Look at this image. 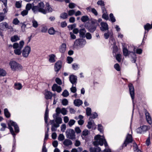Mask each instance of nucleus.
Masks as SVG:
<instances>
[{"mask_svg":"<svg viewBox=\"0 0 152 152\" xmlns=\"http://www.w3.org/2000/svg\"><path fill=\"white\" fill-rule=\"evenodd\" d=\"M123 55L125 56H128L130 54V51H129L126 48L124 47L123 48Z\"/></svg>","mask_w":152,"mask_h":152,"instance_id":"obj_24","label":"nucleus"},{"mask_svg":"<svg viewBox=\"0 0 152 152\" xmlns=\"http://www.w3.org/2000/svg\"><path fill=\"white\" fill-rule=\"evenodd\" d=\"M105 139H100L99 140V145L100 146L103 145L104 142L105 141Z\"/></svg>","mask_w":152,"mask_h":152,"instance_id":"obj_58","label":"nucleus"},{"mask_svg":"<svg viewBox=\"0 0 152 152\" xmlns=\"http://www.w3.org/2000/svg\"><path fill=\"white\" fill-rule=\"evenodd\" d=\"M116 59L119 62L121 61V55L120 54H118L116 56Z\"/></svg>","mask_w":152,"mask_h":152,"instance_id":"obj_47","label":"nucleus"},{"mask_svg":"<svg viewBox=\"0 0 152 152\" xmlns=\"http://www.w3.org/2000/svg\"><path fill=\"white\" fill-rule=\"evenodd\" d=\"M128 87L129 89V93L132 98V99L133 101L134 97V87L132 83H130L128 84Z\"/></svg>","mask_w":152,"mask_h":152,"instance_id":"obj_9","label":"nucleus"},{"mask_svg":"<svg viewBox=\"0 0 152 152\" xmlns=\"http://www.w3.org/2000/svg\"><path fill=\"white\" fill-rule=\"evenodd\" d=\"M86 115L88 116L91 115V110L90 107H87L86 109Z\"/></svg>","mask_w":152,"mask_h":152,"instance_id":"obj_35","label":"nucleus"},{"mask_svg":"<svg viewBox=\"0 0 152 152\" xmlns=\"http://www.w3.org/2000/svg\"><path fill=\"white\" fill-rule=\"evenodd\" d=\"M6 72L5 70L2 69L0 68V77L6 76Z\"/></svg>","mask_w":152,"mask_h":152,"instance_id":"obj_34","label":"nucleus"},{"mask_svg":"<svg viewBox=\"0 0 152 152\" xmlns=\"http://www.w3.org/2000/svg\"><path fill=\"white\" fill-rule=\"evenodd\" d=\"M98 130L100 132H103V127L102 125L101 124L98 125Z\"/></svg>","mask_w":152,"mask_h":152,"instance_id":"obj_40","label":"nucleus"},{"mask_svg":"<svg viewBox=\"0 0 152 152\" xmlns=\"http://www.w3.org/2000/svg\"><path fill=\"white\" fill-rule=\"evenodd\" d=\"M63 143L66 146L71 145L72 144V141L68 139H65Z\"/></svg>","mask_w":152,"mask_h":152,"instance_id":"obj_21","label":"nucleus"},{"mask_svg":"<svg viewBox=\"0 0 152 152\" xmlns=\"http://www.w3.org/2000/svg\"><path fill=\"white\" fill-rule=\"evenodd\" d=\"M97 4L98 5H100L101 6H105L104 1L102 0L98 1L97 2Z\"/></svg>","mask_w":152,"mask_h":152,"instance_id":"obj_53","label":"nucleus"},{"mask_svg":"<svg viewBox=\"0 0 152 152\" xmlns=\"http://www.w3.org/2000/svg\"><path fill=\"white\" fill-rule=\"evenodd\" d=\"M32 7V5L30 3L27 4L26 7V9L28 11L29 10L31 9Z\"/></svg>","mask_w":152,"mask_h":152,"instance_id":"obj_55","label":"nucleus"},{"mask_svg":"<svg viewBox=\"0 0 152 152\" xmlns=\"http://www.w3.org/2000/svg\"><path fill=\"white\" fill-rule=\"evenodd\" d=\"M1 126L2 127L0 129V131H4L5 129L7 127L6 124L4 123H1Z\"/></svg>","mask_w":152,"mask_h":152,"instance_id":"obj_44","label":"nucleus"},{"mask_svg":"<svg viewBox=\"0 0 152 152\" xmlns=\"http://www.w3.org/2000/svg\"><path fill=\"white\" fill-rule=\"evenodd\" d=\"M75 121L74 120L71 119L68 123L69 125L71 127L75 124Z\"/></svg>","mask_w":152,"mask_h":152,"instance_id":"obj_54","label":"nucleus"},{"mask_svg":"<svg viewBox=\"0 0 152 152\" xmlns=\"http://www.w3.org/2000/svg\"><path fill=\"white\" fill-rule=\"evenodd\" d=\"M48 33L50 35H53L56 33V31L53 27H50L48 29Z\"/></svg>","mask_w":152,"mask_h":152,"instance_id":"obj_27","label":"nucleus"},{"mask_svg":"<svg viewBox=\"0 0 152 152\" xmlns=\"http://www.w3.org/2000/svg\"><path fill=\"white\" fill-rule=\"evenodd\" d=\"M61 113L64 115L67 114V110L64 108H62L61 110Z\"/></svg>","mask_w":152,"mask_h":152,"instance_id":"obj_60","label":"nucleus"},{"mask_svg":"<svg viewBox=\"0 0 152 152\" xmlns=\"http://www.w3.org/2000/svg\"><path fill=\"white\" fill-rule=\"evenodd\" d=\"M20 21L17 18H15L13 20L12 23L13 24L17 25L18 24Z\"/></svg>","mask_w":152,"mask_h":152,"instance_id":"obj_59","label":"nucleus"},{"mask_svg":"<svg viewBox=\"0 0 152 152\" xmlns=\"http://www.w3.org/2000/svg\"><path fill=\"white\" fill-rule=\"evenodd\" d=\"M94 123L93 124L92 123L91 121H88V124L86 126L89 129H90L92 127V128H93L94 126Z\"/></svg>","mask_w":152,"mask_h":152,"instance_id":"obj_36","label":"nucleus"},{"mask_svg":"<svg viewBox=\"0 0 152 152\" xmlns=\"http://www.w3.org/2000/svg\"><path fill=\"white\" fill-rule=\"evenodd\" d=\"M75 131L77 134H79L81 132V129L79 127H76L75 128Z\"/></svg>","mask_w":152,"mask_h":152,"instance_id":"obj_64","label":"nucleus"},{"mask_svg":"<svg viewBox=\"0 0 152 152\" xmlns=\"http://www.w3.org/2000/svg\"><path fill=\"white\" fill-rule=\"evenodd\" d=\"M89 133V131L88 130H85L82 132V135L85 136L87 135Z\"/></svg>","mask_w":152,"mask_h":152,"instance_id":"obj_63","label":"nucleus"},{"mask_svg":"<svg viewBox=\"0 0 152 152\" xmlns=\"http://www.w3.org/2000/svg\"><path fill=\"white\" fill-rule=\"evenodd\" d=\"M69 80L72 85L75 84L77 82V77L73 75H70L69 77Z\"/></svg>","mask_w":152,"mask_h":152,"instance_id":"obj_13","label":"nucleus"},{"mask_svg":"<svg viewBox=\"0 0 152 152\" xmlns=\"http://www.w3.org/2000/svg\"><path fill=\"white\" fill-rule=\"evenodd\" d=\"M102 18L106 20H107L108 19V15L106 14L105 13H103L102 14Z\"/></svg>","mask_w":152,"mask_h":152,"instance_id":"obj_61","label":"nucleus"},{"mask_svg":"<svg viewBox=\"0 0 152 152\" xmlns=\"http://www.w3.org/2000/svg\"><path fill=\"white\" fill-rule=\"evenodd\" d=\"M7 125L8 126V128L9 129L11 134L13 135L14 138H15L16 134L14 132L13 128L12 127V126H14L15 132L16 133H18L20 132L19 127L18 124L15 122L10 120L9 121Z\"/></svg>","mask_w":152,"mask_h":152,"instance_id":"obj_2","label":"nucleus"},{"mask_svg":"<svg viewBox=\"0 0 152 152\" xmlns=\"http://www.w3.org/2000/svg\"><path fill=\"white\" fill-rule=\"evenodd\" d=\"M101 27H100V30L102 31H108L109 29L108 26L106 22H101Z\"/></svg>","mask_w":152,"mask_h":152,"instance_id":"obj_12","label":"nucleus"},{"mask_svg":"<svg viewBox=\"0 0 152 152\" xmlns=\"http://www.w3.org/2000/svg\"><path fill=\"white\" fill-rule=\"evenodd\" d=\"M49 61L51 63H53L56 60L55 58L56 57L55 55L54 54H51L49 55Z\"/></svg>","mask_w":152,"mask_h":152,"instance_id":"obj_23","label":"nucleus"},{"mask_svg":"<svg viewBox=\"0 0 152 152\" xmlns=\"http://www.w3.org/2000/svg\"><path fill=\"white\" fill-rule=\"evenodd\" d=\"M113 53H115L116 54V53L118 51V48L117 46L116 45V42H114L113 43Z\"/></svg>","mask_w":152,"mask_h":152,"instance_id":"obj_26","label":"nucleus"},{"mask_svg":"<svg viewBox=\"0 0 152 152\" xmlns=\"http://www.w3.org/2000/svg\"><path fill=\"white\" fill-rule=\"evenodd\" d=\"M32 26L36 28L38 27V24L37 21L34 20H32Z\"/></svg>","mask_w":152,"mask_h":152,"instance_id":"obj_43","label":"nucleus"},{"mask_svg":"<svg viewBox=\"0 0 152 152\" xmlns=\"http://www.w3.org/2000/svg\"><path fill=\"white\" fill-rule=\"evenodd\" d=\"M28 13V11L27 10H24L21 12V14L23 16H24L25 15H27Z\"/></svg>","mask_w":152,"mask_h":152,"instance_id":"obj_57","label":"nucleus"},{"mask_svg":"<svg viewBox=\"0 0 152 152\" xmlns=\"http://www.w3.org/2000/svg\"><path fill=\"white\" fill-rule=\"evenodd\" d=\"M133 138L131 134L128 133L126 136V139L122 145L120 149H123V148L126 147L127 145L133 142Z\"/></svg>","mask_w":152,"mask_h":152,"instance_id":"obj_5","label":"nucleus"},{"mask_svg":"<svg viewBox=\"0 0 152 152\" xmlns=\"http://www.w3.org/2000/svg\"><path fill=\"white\" fill-rule=\"evenodd\" d=\"M31 51V48L30 46H27L25 47L22 52L23 56L25 58H27Z\"/></svg>","mask_w":152,"mask_h":152,"instance_id":"obj_8","label":"nucleus"},{"mask_svg":"<svg viewBox=\"0 0 152 152\" xmlns=\"http://www.w3.org/2000/svg\"><path fill=\"white\" fill-rule=\"evenodd\" d=\"M145 115L146 117L147 122L150 124H151L152 123L151 118V117L149 113L146 110L145 112Z\"/></svg>","mask_w":152,"mask_h":152,"instance_id":"obj_18","label":"nucleus"},{"mask_svg":"<svg viewBox=\"0 0 152 152\" xmlns=\"http://www.w3.org/2000/svg\"><path fill=\"white\" fill-rule=\"evenodd\" d=\"M62 67V62L59 60L56 63L54 64V69L57 73Z\"/></svg>","mask_w":152,"mask_h":152,"instance_id":"obj_10","label":"nucleus"},{"mask_svg":"<svg viewBox=\"0 0 152 152\" xmlns=\"http://www.w3.org/2000/svg\"><path fill=\"white\" fill-rule=\"evenodd\" d=\"M83 102L82 101L79 99H76L74 101V104L75 106L79 107L82 104Z\"/></svg>","mask_w":152,"mask_h":152,"instance_id":"obj_20","label":"nucleus"},{"mask_svg":"<svg viewBox=\"0 0 152 152\" xmlns=\"http://www.w3.org/2000/svg\"><path fill=\"white\" fill-rule=\"evenodd\" d=\"M91 116L89 118V120L91 121V118L95 119L98 116V114L96 112L94 113L92 115L91 114Z\"/></svg>","mask_w":152,"mask_h":152,"instance_id":"obj_41","label":"nucleus"},{"mask_svg":"<svg viewBox=\"0 0 152 152\" xmlns=\"http://www.w3.org/2000/svg\"><path fill=\"white\" fill-rule=\"evenodd\" d=\"M22 49L18 48V49H15L14 50V53L18 55H20L21 54L22 52L21 50Z\"/></svg>","mask_w":152,"mask_h":152,"instance_id":"obj_33","label":"nucleus"},{"mask_svg":"<svg viewBox=\"0 0 152 152\" xmlns=\"http://www.w3.org/2000/svg\"><path fill=\"white\" fill-rule=\"evenodd\" d=\"M86 41L83 38H80L76 39L74 42V45L82 48L86 43Z\"/></svg>","mask_w":152,"mask_h":152,"instance_id":"obj_7","label":"nucleus"},{"mask_svg":"<svg viewBox=\"0 0 152 152\" xmlns=\"http://www.w3.org/2000/svg\"><path fill=\"white\" fill-rule=\"evenodd\" d=\"M66 133L67 138L72 140H74L76 139L75 132L73 129H67Z\"/></svg>","mask_w":152,"mask_h":152,"instance_id":"obj_6","label":"nucleus"},{"mask_svg":"<svg viewBox=\"0 0 152 152\" xmlns=\"http://www.w3.org/2000/svg\"><path fill=\"white\" fill-rule=\"evenodd\" d=\"M62 95L64 97H66L69 95V93L67 90L65 89L63 92Z\"/></svg>","mask_w":152,"mask_h":152,"instance_id":"obj_39","label":"nucleus"},{"mask_svg":"<svg viewBox=\"0 0 152 152\" xmlns=\"http://www.w3.org/2000/svg\"><path fill=\"white\" fill-rule=\"evenodd\" d=\"M86 37L87 39H90L92 38V35L91 33L88 32L86 33L85 36V38Z\"/></svg>","mask_w":152,"mask_h":152,"instance_id":"obj_37","label":"nucleus"},{"mask_svg":"<svg viewBox=\"0 0 152 152\" xmlns=\"http://www.w3.org/2000/svg\"><path fill=\"white\" fill-rule=\"evenodd\" d=\"M52 89L53 91H56L58 93L60 92L62 90L61 87L60 86H58L56 84H53L52 87Z\"/></svg>","mask_w":152,"mask_h":152,"instance_id":"obj_14","label":"nucleus"},{"mask_svg":"<svg viewBox=\"0 0 152 152\" xmlns=\"http://www.w3.org/2000/svg\"><path fill=\"white\" fill-rule=\"evenodd\" d=\"M144 28L145 30L144 32V35H145L147 33H148L150 30L152 28L151 24L149 23H147L144 26Z\"/></svg>","mask_w":152,"mask_h":152,"instance_id":"obj_19","label":"nucleus"},{"mask_svg":"<svg viewBox=\"0 0 152 152\" xmlns=\"http://www.w3.org/2000/svg\"><path fill=\"white\" fill-rule=\"evenodd\" d=\"M58 139L59 141H62L64 139V136L63 134H60L59 135Z\"/></svg>","mask_w":152,"mask_h":152,"instance_id":"obj_50","label":"nucleus"},{"mask_svg":"<svg viewBox=\"0 0 152 152\" xmlns=\"http://www.w3.org/2000/svg\"><path fill=\"white\" fill-rule=\"evenodd\" d=\"M20 1H20H16L15 3V7L16 8H19L21 7L22 1Z\"/></svg>","mask_w":152,"mask_h":152,"instance_id":"obj_45","label":"nucleus"},{"mask_svg":"<svg viewBox=\"0 0 152 152\" xmlns=\"http://www.w3.org/2000/svg\"><path fill=\"white\" fill-rule=\"evenodd\" d=\"M44 3L43 2H41L39 3L37 6H33L31 8L32 10L35 14L39 12L44 14H45L46 11L45 9H44Z\"/></svg>","mask_w":152,"mask_h":152,"instance_id":"obj_3","label":"nucleus"},{"mask_svg":"<svg viewBox=\"0 0 152 152\" xmlns=\"http://www.w3.org/2000/svg\"><path fill=\"white\" fill-rule=\"evenodd\" d=\"M142 50L140 48L137 49L136 50H135V52L136 53L139 54H141L142 53Z\"/></svg>","mask_w":152,"mask_h":152,"instance_id":"obj_62","label":"nucleus"},{"mask_svg":"<svg viewBox=\"0 0 152 152\" xmlns=\"http://www.w3.org/2000/svg\"><path fill=\"white\" fill-rule=\"evenodd\" d=\"M86 31L85 28H80L79 32V36L81 38H85V36L86 33Z\"/></svg>","mask_w":152,"mask_h":152,"instance_id":"obj_15","label":"nucleus"},{"mask_svg":"<svg viewBox=\"0 0 152 152\" xmlns=\"http://www.w3.org/2000/svg\"><path fill=\"white\" fill-rule=\"evenodd\" d=\"M68 100L66 99H64L62 101V104L63 105L66 106L68 104Z\"/></svg>","mask_w":152,"mask_h":152,"instance_id":"obj_51","label":"nucleus"},{"mask_svg":"<svg viewBox=\"0 0 152 152\" xmlns=\"http://www.w3.org/2000/svg\"><path fill=\"white\" fill-rule=\"evenodd\" d=\"M76 27V24L75 23H74L72 25H69L68 26V28H69V30L73 29Z\"/></svg>","mask_w":152,"mask_h":152,"instance_id":"obj_42","label":"nucleus"},{"mask_svg":"<svg viewBox=\"0 0 152 152\" xmlns=\"http://www.w3.org/2000/svg\"><path fill=\"white\" fill-rule=\"evenodd\" d=\"M68 16L67 14L64 12L61 14L60 17L61 18L64 19L67 18L68 17Z\"/></svg>","mask_w":152,"mask_h":152,"instance_id":"obj_30","label":"nucleus"},{"mask_svg":"<svg viewBox=\"0 0 152 152\" xmlns=\"http://www.w3.org/2000/svg\"><path fill=\"white\" fill-rule=\"evenodd\" d=\"M66 45L65 43H62L59 48V50L61 53H64L66 50Z\"/></svg>","mask_w":152,"mask_h":152,"instance_id":"obj_17","label":"nucleus"},{"mask_svg":"<svg viewBox=\"0 0 152 152\" xmlns=\"http://www.w3.org/2000/svg\"><path fill=\"white\" fill-rule=\"evenodd\" d=\"M4 114L5 116L7 118H9L10 117L11 115L10 113L8 110L7 108H5L4 109Z\"/></svg>","mask_w":152,"mask_h":152,"instance_id":"obj_28","label":"nucleus"},{"mask_svg":"<svg viewBox=\"0 0 152 152\" xmlns=\"http://www.w3.org/2000/svg\"><path fill=\"white\" fill-rule=\"evenodd\" d=\"M15 88L17 90H20L22 88V86L20 83H15Z\"/></svg>","mask_w":152,"mask_h":152,"instance_id":"obj_32","label":"nucleus"},{"mask_svg":"<svg viewBox=\"0 0 152 152\" xmlns=\"http://www.w3.org/2000/svg\"><path fill=\"white\" fill-rule=\"evenodd\" d=\"M67 63L68 64H71L73 61V58L71 57L68 56L67 58Z\"/></svg>","mask_w":152,"mask_h":152,"instance_id":"obj_56","label":"nucleus"},{"mask_svg":"<svg viewBox=\"0 0 152 152\" xmlns=\"http://www.w3.org/2000/svg\"><path fill=\"white\" fill-rule=\"evenodd\" d=\"M46 9L45 10L46 11L45 14H46L47 12H52V9L50 7V5L49 4L47 3L46 4Z\"/></svg>","mask_w":152,"mask_h":152,"instance_id":"obj_22","label":"nucleus"},{"mask_svg":"<svg viewBox=\"0 0 152 152\" xmlns=\"http://www.w3.org/2000/svg\"><path fill=\"white\" fill-rule=\"evenodd\" d=\"M115 69L117 71H120V67L119 64L116 63L114 65Z\"/></svg>","mask_w":152,"mask_h":152,"instance_id":"obj_48","label":"nucleus"},{"mask_svg":"<svg viewBox=\"0 0 152 152\" xmlns=\"http://www.w3.org/2000/svg\"><path fill=\"white\" fill-rule=\"evenodd\" d=\"M45 98L46 99H51L52 96V93L51 92L48 91L47 89L45 90Z\"/></svg>","mask_w":152,"mask_h":152,"instance_id":"obj_16","label":"nucleus"},{"mask_svg":"<svg viewBox=\"0 0 152 152\" xmlns=\"http://www.w3.org/2000/svg\"><path fill=\"white\" fill-rule=\"evenodd\" d=\"M12 70L14 71L17 70H21L23 69L22 66L15 61H11L9 63Z\"/></svg>","mask_w":152,"mask_h":152,"instance_id":"obj_4","label":"nucleus"},{"mask_svg":"<svg viewBox=\"0 0 152 152\" xmlns=\"http://www.w3.org/2000/svg\"><path fill=\"white\" fill-rule=\"evenodd\" d=\"M56 121L57 124H61L62 122V119L61 117H56Z\"/></svg>","mask_w":152,"mask_h":152,"instance_id":"obj_46","label":"nucleus"},{"mask_svg":"<svg viewBox=\"0 0 152 152\" xmlns=\"http://www.w3.org/2000/svg\"><path fill=\"white\" fill-rule=\"evenodd\" d=\"M110 20L113 23L116 21L115 18L114 16L113 15V13H111L110 14Z\"/></svg>","mask_w":152,"mask_h":152,"instance_id":"obj_38","label":"nucleus"},{"mask_svg":"<svg viewBox=\"0 0 152 152\" xmlns=\"http://www.w3.org/2000/svg\"><path fill=\"white\" fill-rule=\"evenodd\" d=\"M55 81L56 83L59 85H61L62 84L61 80L58 77L56 78Z\"/></svg>","mask_w":152,"mask_h":152,"instance_id":"obj_52","label":"nucleus"},{"mask_svg":"<svg viewBox=\"0 0 152 152\" xmlns=\"http://www.w3.org/2000/svg\"><path fill=\"white\" fill-rule=\"evenodd\" d=\"M48 104H47L46 107L44 115V120L45 124H47V126L48 125V120L49 118V110L48 109Z\"/></svg>","mask_w":152,"mask_h":152,"instance_id":"obj_11","label":"nucleus"},{"mask_svg":"<svg viewBox=\"0 0 152 152\" xmlns=\"http://www.w3.org/2000/svg\"><path fill=\"white\" fill-rule=\"evenodd\" d=\"M150 134H149L148 137L146 141V144L147 146H148L150 145Z\"/></svg>","mask_w":152,"mask_h":152,"instance_id":"obj_49","label":"nucleus"},{"mask_svg":"<svg viewBox=\"0 0 152 152\" xmlns=\"http://www.w3.org/2000/svg\"><path fill=\"white\" fill-rule=\"evenodd\" d=\"M135 49L136 48L134 47V52H130V55L131 56L132 58H137V56L135 52Z\"/></svg>","mask_w":152,"mask_h":152,"instance_id":"obj_31","label":"nucleus"},{"mask_svg":"<svg viewBox=\"0 0 152 152\" xmlns=\"http://www.w3.org/2000/svg\"><path fill=\"white\" fill-rule=\"evenodd\" d=\"M20 39V38L17 35H14L11 38V40L12 42H15Z\"/></svg>","mask_w":152,"mask_h":152,"instance_id":"obj_25","label":"nucleus"},{"mask_svg":"<svg viewBox=\"0 0 152 152\" xmlns=\"http://www.w3.org/2000/svg\"><path fill=\"white\" fill-rule=\"evenodd\" d=\"M81 20V21L83 23H85L89 20V18L87 15H84L82 16Z\"/></svg>","mask_w":152,"mask_h":152,"instance_id":"obj_29","label":"nucleus"},{"mask_svg":"<svg viewBox=\"0 0 152 152\" xmlns=\"http://www.w3.org/2000/svg\"><path fill=\"white\" fill-rule=\"evenodd\" d=\"M98 24L97 20L93 19L85 23L84 26L88 31L93 33L96 31Z\"/></svg>","mask_w":152,"mask_h":152,"instance_id":"obj_1","label":"nucleus"}]
</instances>
